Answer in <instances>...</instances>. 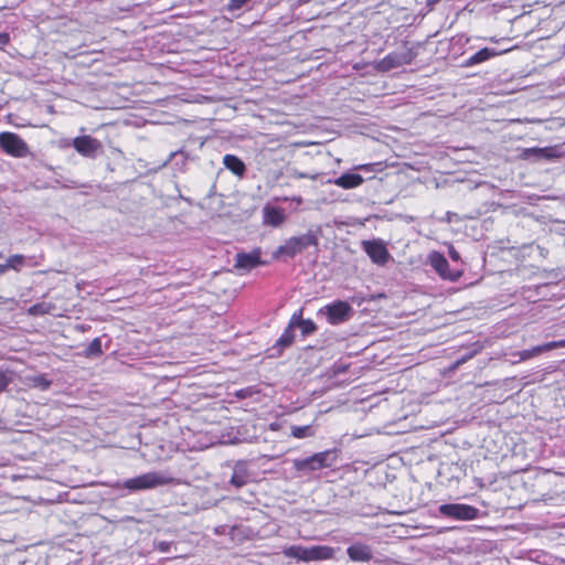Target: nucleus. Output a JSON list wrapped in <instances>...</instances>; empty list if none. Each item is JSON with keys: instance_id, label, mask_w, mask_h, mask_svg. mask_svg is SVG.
Here are the masks:
<instances>
[{"instance_id": "nucleus-1", "label": "nucleus", "mask_w": 565, "mask_h": 565, "mask_svg": "<svg viewBox=\"0 0 565 565\" xmlns=\"http://www.w3.org/2000/svg\"><path fill=\"white\" fill-rule=\"evenodd\" d=\"M170 484H180V481L166 471H149L122 482H116L114 487L116 489L125 488L130 492H136Z\"/></svg>"}, {"instance_id": "nucleus-3", "label": "nucleus", "mask_w": 565, "mask_h": 565, "mask_svg": "<svg viewBox=\"0 0 565 565\" xmlns=\"http://www.w3.org/2000/svg\"><path fill=\"white\" fill-rule=\"evenodd\" d=\"M337 450L329 449L303 459H295L294 468L297 471H316L322 468H329L337 461Z\"/></svg>"}, {"instance_id": "nucleus-7", "label": "nucleus", "mask_w": 565, "mask_h": 565, "mask_svg": "<svg viewBox=\"0 0 565 565\" xmlns=\"http://www.w3.org/2000/svg\"><path fill=\"white\" fill-rule=\"evenodd\" d=\"M439 514L459 521H472L479 515V510L472 505L463 503H447L438 508Z\"/></svg>"}, {"instance_id": "nucleus-37", "label": "nucleus", "mask_w": 565, "mask_h": 565, "mask_svg": "<svg viewBox=\"0 0 565 565\" xmlns=\"http://www.w3.org/2000/svg\"><path fill=\"white\" fill-rule=\"evenodd\" d=\"M504 355L508 358L507 360L509 361V359H518V355H514V352H511V353H504Z\"/></svg>"}, {"instance_id": "nucleus-34", "label": "nucleus", "mask_w": 565, "mask_h": 565, "mask_svg": "<svg viewBox=\"0 0 565 565\" xmlns=\"http://www.w3.org/2000/svg\"><path fill=\"white\" fill-rule=\"evenodd\" d=\"M295 177H297L299 179H312V180L316 179V175H310V174L305 173V172H296Z\"/></svg>"}, {"instance_id": "nucleus-6", "label": "nucleus", "mask_w": 565, "mask_h": 565, "mask_svg": "<svg viewBox=\"0 0 565 565\" xmlns=\"http://www.w3.org/2000/svg\"><path fill=\"white\" fill-rule=\"evenodd\" d=\"M317 244L318 239L316 235L311 232H308L306 234L288 238L281 246L278 247L277 255L294 257L309 246H316Z\"/></svg>"}, {"instance_id": "nucleus-4", "label": "nucleus", "mask_w": 565, "mask_h": 565, "mask_svg": "<svg viewBox=\"0 0 565 565\" xmlns=\"http://www.w3.org/2000/svg\"><path fill=\"white\" fill-rule=\"evenodd\" d=\"M416 55L417 54L412 47L404 45L399 50L387 54L385 57L376 62L375 68L380 72H387L412 63Z\"/></svg>"}, {"instance_id": "nucleus-21", "label": "nucleus", "mask_w": 565, "mask_h": 565, "mask_svg": "<svg viewBox=\"0 0 565 565\" xmlns=\"http://www.w3.org/2000/svg\"><path fill=\"white\" fill-rule=\"evenodd\" d=\"M34 259V257H28V256H24V255H21V254H14V255H11L7 258V262H8V266L10 269L14 270V271H20L25 265H29L30 266H36L38 263L36 262H33V263H30Z\"/></svg>"}, {"instance_id": "nucleus-24", "label": "nucleus", "mask_w": 565, "mask_h": 565, "mask_svg": "<svg viewBox=\"0 0 565 565\" xmlns=\"http://www.w3.org/2000/svg\"><path fill=\"white\" fill-rule=\"evenodd\" d=\"M315 435V429L310 425L292 426L291 436L298 439L311 437Z\"/></svg>"}, {"instance_id": "nucleus-20", "label": "nucleus", "mask_w": 565, "mask_h": 565, "mask_svg": "<svg viewBox=\"0 0 565 565\" xmlns=\"http://www.w3.org/2000/svg\"><path fill=\"white\" fill-rule=\"evenodd\" d=\"M500 53L497 52L494 49L483 47L476 52L473 55H471L466 62L465 66H473L480 63H483L491 57H494L499 55Z\"/></svg>"}, {"instance_id": "nucleus-22", "label": "nucleus", "mask_w": 565, "mask_h": 565, "mask_svg": "<svg viewBox=\"0 0 565 565\" xmlns=\"http://www.w3.org/2000/svg\"><path fill=\"white\" fill-rule=\"evenodd\" d=\"M223 163L226 169L239 177L244 174L246 169L244 162L234 154H225L223 158Z\"/></svg>"}, {"instance_id": "nucleus-28", "label": "nucleus", "mask_w": 565, "mask_h": 565, "mask_svg": "<svg viewBox=\"0 0 565 565\" xmlns=\"http://www.w3.org/2000/svg\"><path fill=\"white\" fill-rule=\"evenodd\" d=\"M12 376L8 371L0 370V392L4 391L7 386L11 383Z\"/></svg>"}, {"instance_id": "nucleus-36", "label": "nucleus", "mask_w": 565, "mask_h": 565, "mask_svg": "<svg viewBox=\"0 0 565 565\" xmlns=\"http://www.w3.org/2000/svg\"><path fill=\"white\" fill-rule=\"evenodd\" d=\"M9 266H8V262L6 260V263L3 264H0V275H3L4 273H7L9 270Z\"/></svg>"}, {"instance_id": "nucleus-26", "label": "nucleus", "mask_w": 565, "mask_h": 565, "mask_svg": "<svg viewBox=\"0 0 565 565\" xmlns=\"http://www.w3.org/2000/svg\"><path fill=\"white\" fill-rule=\"evenodd\" d=\"M28 381L33 387H40L41 390H47L51 386V381L43 374L31 376Z\"/></svg>"}, {"instance_id": "nucleus-23", "label": "nucleus", "mask_w": 565, "mask_h": 565, "mask_svg": "<svg viewBox=\"0 0 565 565\" xmlns=\"http://www.w3.org/2000/svg\"><path fill=\"white\" fill-rule=\"evenodd\" d=\"M54 309V305L51 302H40L31 306L28 310L31 316H43L51 313Z\"/></svg>"}, {"instance_id": "nucleus-11", "label": "nucleus", "mask_w": 565, "mask_h": 565, "mask_svg": "<svg viewBox=\"0 0 565 565\" xmlns=\"http://www.w3.org/2000/svg\"><path fill=\"white\" fill-rule=\"evenodd\" d=\"M559 348H565V339L558 340V341L546 342V343H543V344H540V345H536V347H533L531 349L523 350V351H514V355H518V359H509V362L512 364H516L522 361H527L530 359H533L544 352H547V351H551L554 349H559Z\"/></svg>"}, {"instance_id": "nucleus-33", "label": "nucleus", "mask_w": 565, "mask_h": 565, "mask_svg": "<svg viewBox=\"0 0 565 565\" xmlns=\"http://www.w3.org/2000/svg\"><path fill=\"white\" fill-rule=\"evenodd\" d=\"M477 353V351H472L471 353H469L468 355L459 359L457 362H456V366L462 364L463 362H466L467 360L471 359L475 354Z\"/></svg>"}, {"instance_id": "nucleus-13", "label": "nucleus", "mask_w": 565, "mask_h": 565, "mask_svg": "<svg viewBox=\"0 0 565 565\" xmlns=\"http://www.w3.org/2000/svg\"><path fill=\"white\" fill-rule=\"evenodd\" d=\"M73 147L79 154L94 158L102 149V143L90 136H81L73 140Z\"/></svg>"}, {"instance_id": "nucleus-38", "label": "nucleus", "mask_w": 565, "mask_h": 565, "mask_svg": "<svg viewBox=\"0 0 565 565\" xmlns=\"http://www.w3.org/2000/svg\"><path fill=\"white\" fill-rule=\"evenodd\" d=\"M270 429L271 430H277L278 429V424H276V423L270 424Z\"/></svg>"}, {"instance_id": "nucleus-29", "label": "nucleus", "mask_w": 565, "mask_h": 565, "mask_svg": "<svg viewBox=\"0 0 565 565\" xmlns=\"http://www.w3.org/2000/svg\"><path fill=\"white\" fill-rule=\"evenodd\" d=\"M249 0H230L227 3V10L234 12L245 7Z\"/></svg>"}, {"instance_id": "nucleus-18", "label": "nucleus", "mask_w": 565, "mask_h": 565, "mask_svg": "<svg viewBox=\"0 0 565 565\" xmlns=\"http://www.w3.org/2000/svg\"><path fill=\"white\" fill-rule=\"evenodd\" d=\"M249 480L248 469L245 462H236L231 478V484L236 488L245 486Z\"/></svg>"}, {"instance_id": "nucleus-8", "label": "nucleus", "mask_w": 565, "mask_h": 565, "mask_svg": "<svg viewBox=\"0 0 565 565\" xmlns=\"http://www.w3.org/2000/svg\"><path fill=\"white\" fill-rule=\"evenodd\" d=\"M0 147L14 158H24L30 153L26 142L14 132H0Z\"/></svg>"}, {"instance_id": "nucleus-12", "label": "nucleus", "mask_w": 565, "mask_h": 565, "mask_svg": "<svg viewBox=\"0 0 565 565\" xmlns=\"http://www.w3.org/2000/svg\"><path fill=\"white\" fill-rule=\"evenodd\" d=\"M523 158L525 159H534V160H557L565 156V151H563L559 147H544V148H527L523 151Z\"/></svg>"}, {"instance_id": "nucleus-16", "label": "nucleus", "mask_w": 565, "mask_h": 565, "mask_svg": "<svg viewBox=\"0 0 565 565\" xmlns=\"http://www.w3.org/2000/svg\"><path fill=\"white\" fill-rule=\"evenodd\" d=\"M264 223L270 226H279L285 222V212L281 207L266 205L263 209Z\"/></svg>"}, {"instance_id": "nucleus-5", "label": "nucleus", "mask_w": 565, "mask_h": 565, "mask_svg": "<svg viewBox=\"0 0 565 565\" xmlns=\"http://www.w3.org/2000/svg\"><path fill=\"white\" fill-rule=\"evenodd\" d=\"M352 312L353 309L347 301L337 300L320 308L317 315L326 317L328 323L337 326L348 321Z\"/></svg>"}, {"instance_id": "nucleus-15", "label": "nucleus", "mask_w": 565, "mask_h": 565, "mask_svg": "<svg viewBox=\"0 0 565 565\" xmlns=\"http://www.w3.org/2000/svg\"><path fill=\"white\" fill-rule=\"evenodd\" d=\"M260 250L254 249L249 253H238L236 255L235 267L241 270L248 271L260 265Z\"/></svg>"}, {"instance_id": "nucleus-32", "label": "nucleus", "mask_w": 565, "mask_h": 565, "mask_svg": "<svg viewBox=\"0 0 565 565\" xmlns=\"http://www.w3.org/2000/svg\"><path fill=\"white\" fill-rule=\"evenodd\" d=\"M448 254H449V257L455 262L460 259V255L454 246L449 247Z\"/></svg>"}, {"instance_id": "nucleus-10", "label": "nucleus", "mask_w": 565, "mask_h": 565, "mask_svg": "<svg viewBox=\"0 0 565 565\" xmlns=\"http://www.w3.org/2000/svg\"><path fill=\"white\" fill-rule=\"evenodd\" d=\"M362 248L371 260L379 266L386 265L391 258L386 245L382 239L363 241Z\"/></svg>"}, {"instance_id": "nucleus-2", "label": "nucleus", "mask_w": 565, "mask_h": 565, "mask_svg": "<svg viewBox=\"0 0 565 565\" xmlns=\"http://www.w3.org/2000/svg\"><path fill=\"white\" fill-rule=\"evenodd\" d=\"M282 554L289 558L302 562L326 561L334 556V548L327 545H291L282 550Z\"/></svg>"}, {"instance_id": "nucleus-14", "label": "nucleus", "mask_w": 565, "mask_h": 565, "mask_svg": "<svg viewBox=\"0 0 565 565\" xmlns=\"http://www.w3.org/2000/svg\"><path fill=\"white\" fill-rule=\"evenodd\" d=\"M348 556L353 562L366 563L373 558L372 547L367 544L356 542L347 548Z\"/></svg>"}, {"instance_id": "nucleus-25", "label": "nucleus", "mask_w": 565, "mask_h": 565, "mask_svg": "<svg viewBox=\"0 0 565 565\" xmlns=\"http://www.w3.org/2000/svg\"><path fill=\"white\" fill-rule=\"evenodd\" d=\"M102 353V341L99 338H95L84 351L86 358L99 356Z\"/></svg>"}, {"instance_id": "nucleus-31", "label": "nucleus", "mask_w": 565, "mask_h": 565, "mask_svg": "<svg viewBox=\"0 0 565 565\" xmlns=\"http://www.w3.org/2000/svg\"><path fill=\"white\" fill-rule=\"evenodd\" d=\"M10 42V36L7 32L0 33V49L6 46Z\"/></svg>"}, {"instance_id": "nucleus-19", "label": "nucleus", "mask_w": 565, "mask_h": 565, "mask_svg": "<svg viewBox=\"0 0 565 565\" xmlns=\"http://www.w3.org/2000/svg\"><path fill=\"white\" fill-rule=\"evenodd\" d=\"M302 309L295 312L290 319V327H299L303 335L311 334L317 330L316 323L310 319H301Z\"/></svg>"}, {"instance_id": "nucleus-30", "label": "nucleus", "mask_w": 565, "mask_h": 565, "mask_svg": "<svg viewBox=\"0 0 565 565\" xmlns=\"http://www.w3.org/2000/svg\"><path fill=\"white\" fill-rule=\"evenodd\" d=\"M374 163H365V164H359L355 167L356 170L373 172L374 171Z\"/></svg>"}, {"instance_id": "nucleus-35", "label": "nucleus", "mask_w": 565, "mask_h": 565, "mask_svg": "<svg viewBox=\"0 0 565 565\" xmlns=\"http://www.w3.org/2000/svg\"><path fill=\"white\" fill-rule=\"evenodd\" d=\"M158 548H159L161 552H168V550H169V543H168V542H159V543H158Z\"/></svg>"}, {"instance_id": "nucleus-27", "label": "nucleus", "mask_w": 565, "mask_h": 565, "mask_svg": "<svg viewBox=\"0 0 565 565\" xmlns=\"http://www.w3.org/2000/svg\"><path fill=\"white\" fill-rule=\"evenodd\" d=\"M294 328L290 327V323L288 324V328L284 331V333L278 339V344L282 347H287L292 343L295 334H294Z\"/></svg>"}, {"instance_id": "nucleus-17", "label": "nucleus", "mask_w": 565, "mask_h": 565, "mask_svg": "<svg viewBox=\"0 0 565 565\" xmlns=\"http://www.w3.org/2000/svg\"><path fill=\"white\" fill-rule=\"evenodd\" d=\"M332 182L337 186L349 190L360 186L364 182V179L358 173H343Z\"/></svg>"}, {"instance_id": "nucleus-9", "label": "nucleus", "mask_w": 565, "mask_h": 565, "mask_svg": "<svg viewBox=\"0 0 565 565\" xmlns=\"http://www.w3.org/2000/svg\"><path fill=\"white\" fill-rule=\"evenodd\" d=\"M428 264L443 278L449 281H457L462 273L461 270H452L446 257L439 252H431L428 255Z\"/></svg>"}]
</instances>
